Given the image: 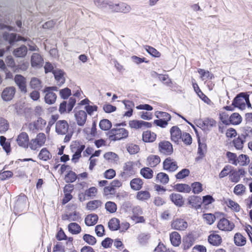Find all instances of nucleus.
<instances>
[{
    "label": "nucleus",
    "instance_id": "nucleus-19",
    "mask_svg": "<svg viewBox=\"0 0 252 252\" xmlns=\"http://www.w3.org/2000/svg\"><path fill=\"white\" fill-rule=\"evenodd\" d=\"M37 157L41 160L47 161L52 158V155L47 148H43L40 151Z\"/></svg>",
    "mask_w": 252,
    "mask_h": 252
},
{
    "label": "nucleus",
    "instance_id": "nucleus-49",
    "mask_svg": "<svg viewBox=\"0 0 252 252\" xmlns=\"http://www.w3.org/2000/svg\"><path fill=\"white\" fill-rule=\"evenodd\" d=\"M226 155L228 162L235 166H237L238 157L236 154L230 152H227Z\"/></svg>",
    "mask_w": 252,
    "mask_h": 252
},
{
    "label": "nucleus",
    "instance_id": "nucleus-45",
    "mask_svg": "<svg viewBox=\"0 0 252 252\" xmlns=\"http://www.w3.org/2000/svg\"><path fill=\"white\" fill-rule=\"evenodd\" d=\"M151 197V194L148 191L141 190L137 192L136 198L141 201H145L149 199Z\"/></svg>",
    "mask_w": 252,
    "mask_h": 252
},
{
    "label": "nucleus",
    "instance_id": "nucleus-1",
    "mask_svg": "<svg viewBox=\"0 0 252 252\" xmlns=\"http://www.w3.org/2000/svg\"><path fill=\"white\" fill-rule=\"evenodd\" d=\"M128 132L124 128H114L111 129L108 133L109 138L111 140L116 141L128 136Z\"/></svg>",
    "mask_w": 252,
    "mask_h": 252
},
{
    "label": "nucleus",
    "instance_id": "nucleus-60",
    "mask_svg": "<svg viewBox=\"0 0 252 252\" xmlns=\"http://www.w3.org/2000/svg\"><path fill=\"white\" fill-rule=\"evenodd\" d=\"M83 238L86 242L91 245H94L96 242L95 237L90 234H85Z\"/></svg>",
    "mask_w": 252,
    "mask_h": 252
},
{
    "label": "nucleus",
    "instance_id": "nucleus-3",
    "mask_svg": "<svg viewBox=\"0 0 252 252\" xmlns=\"http://www.w3.org/2000/svg\"><path fill=\"white\" fill-rule=\"evenodd\" d=\"M46 124L45 120L39 118L36 121L26 124L25 126L29 131L33 133L38 130H42L45 127Z\"/></svg>",
    "mask_w": 252,
    "mask_h": 252
},
{
    "label": "nucleus",
    "instance_id": "nucleus-23",
    "mask_svg": "<svg viewBox=\"0 0 252 252\" xmlns=\"http://www.w3.org/2000/svg\"><path fill=\"white\" fill-rule=\"evenodd\" d=\"M208 242L213 246L220 245L222 241L221 237L216 233L211 234L208 238Z\"/></svg>",
    "mask_w": 252,
    "mask_h": 252
},
{
    "label": "nucleus",
    "instance_id": "nucleus-20",
    "mask_svg": "<svg viewBox=\"0 0 252 252\" xmlns=\"http://www.w3.org/2000/svg\"><path fill=\"white\" fill-rule=\"evenodd\" d=\"M53 74L57 81V83L59 85H61L64 83L65 78L64 77V73L62 70L55 68V70H53Z\"/></svg>",
    "mask_w": 252,
    "mask_h": 252
},
{
    "label": "nucleus",
    "instance_id": "nucleus-43",
    "mask_svg": "<svg viewBox=\"0 0 252 252\" xmlns=\"http://www.w3.org/2000/svg\"><path fill=\"white\" fill-rule=\"evenodd\" d=\"M229 122L232 125H239L242 122V117L239 113H234L229 117Z\"/></svg>",
    "mask_w": 252,
    "mask_h": 252
},
{
    "label": "nucleus",
    "instance_id": "nucleus-27",
    "mask_svg": "<svg viewBox=\"0 0 252 252\" xmlns=\"http://www.w3.org/2000/svg\"><path fill=\"white\" fill-rule=\"evenodd\" d=\"M98 219V218L97 215L91 214L86 217L85 222L87 226H93L96 223Z\"/></svg>",
    "mask_w": 252,
    "mask_h": 252
},
{
    "label": "nucleus",
    "instance_id": "nucleus-12",
    "mask_svg": "<svg viewBox=\"0 0 252 252\" xmlns=\"http://www.w3.org/2000/svg\"><path fill=\"white\" fill-rule=\"evenodd\" d=\"M188 226V223L183 219H176L171 223L172 228L179 231L185 230Z\"/></svg>",
    "mask_w": 252,
    "mask_h": 252
},
{
    "label": "nucleus",
    "instance_id": "nucleus-8",
    "mask_svg": "<svg viewBox=\"0 0 252 252\" xmlns=\"http://www.w3.org/2000/svg\"><path fill=\"white\" fill-rule=\"evenodd\" d=\"M158 150L161 153L166 155H170L173 152L172 145L167 141H163L159 142Z\"/></svg>",
    "mask_w": 252,
    "mask_h": 252
},
{
    "label": "nucleus",
    "instance_id": "nucleus-38",
    "mask_svg": "<svg viewBox=\"0 0 252 252\" xmlns=\"http://www.w3.org/2000/svg\"><path fill=\"white\" fill-rule=\"evenodd\" d=\"M131 10L130 5L125 2H119L117 3V12L128 13Z\"/></svg>",
    "mask_w": 252,
    "mask_h": 252
},
{
    "label": "nucleus",
    "instance_id": "nucleus-28",
    "mask_svg": "<svg viewBox=\"0 0 252 252\" xmlns=\"http://www.w3.org/2000/svg\"><path fill=\"white\" fill-rule=\"evenodd\" d=\"M44 93H45L44 99L46 103L52 104L55 102L57 99V95L54 93L45 91V90H44Z\"/></svg>",
    "mask_w": 252,
    "mask_h": 252
},
{
    "label": "nucleus",
    "instance_id": "nucleus-46",
    "mask_svg": "<svg viewBox=\"0 0 252 252\" xmlns=\"http://www.w3.org/2000/svg\"><path fill=\"white\" fill-rule=\"evenodd\" d=\"M175 188L179 192L189 193L191 190L190 187L185 184H177L175 186Z\"/></svg>",
    "mask_w": 252,
    "mask_h": 252
},
{
    "label": "nucleus",
    "instance_id": "nucleus-58",
    "mask_svg": "<svg viewBox=\"0 0 252 252\" xmlns=\"http://www.w3.org/2000/svg\"><path fill=\"white\" fill-rule=\"evenodd\" d=\"M30 84L32 89H40L41 88V81L35 77L31 79Z\"/></svg>",
    "mask_w": 252,
    "mask_h": 252
},
{
    "label": "nucleus",
    "instance_id": "nucleus-29",
    "mask_svg": "<svg viewBox=\"0 0 252 252\" xmlns=\"http://www.w3.org/2000/svg\"><path fill=\"white\" fill-rule=\"evenodd\" d=\"M170 240L174 246H178L181 243V236L177 232H172L170 234Z\"/></svg>",
    "mask_w": 252,
    "mask_h": 252
},
{
    "label": "nucleus",
    "instance_id": "nucleus-53",
    "mask_svg": "<svg viewBox=\"0 0 252 252\" xmlns=\"http://www.w3.org/2000/svg\"><path fill=\"white\" fill-rule=\"evenodd\" d=\"M198 72L200 74V78L202 80L206 79H211L213 75L208 70H205L203 69L199 68L198 69Z\"/></svg>",
    "mask_w": 252,
    "mask_h": 252
},
{
    "label": "nucleus",
    "instance_id": "nucleus-32",
    "mask_svg": "<svg viewBox=\"0 0 252 252\" xmlns=\"http://www.w3.org/2000/svg\"><path fill=\"white\" fill-rule=\"evenodd\" d=\"M169 180V177L167 174L163 172H160L157 175L155 181L157 183L165 185L168 183Z\"/></svg>",
    "mask_w": 252,
    "mask_h": 252
},
{
    "label": "nucleus",
    "instance_id": "nucleus-10",
    "mask_svg": "<svg viewBox=\"0 0 252 252\" xmlns=\"http://www.w3.org/2000/svg\"><path fill=\"white\" fill-rule=\"evenodd\" d=\"M246 96H244L243 94H240L235 97L232 105L236 107L243 110L246 107Z\"/></svg>",
    "mask_w": 252,
    "mask_h": 252
},
{
    "label": "nucleus",
    "instance_id": "nucleus-40",
    "mask_svg": "<svg viewBox=\"0 0 252 252\" xmlns=\"http://www.w3.org/2000/svg\"><path fill=\"white\" fill-rule=\"evenodd\" d=\"M68 229L72 234H78L81 231V226L76 222H71L68 225Z\"/></svg>",
    "mask_w": 252,
    "mask_h": 252
},
{
    "label": "nucleus",
    "instance_id": "nucleus-14",
    "mask_svg": "<svg viewBox=\"0 0 252 252\" xmlns=\"http://www.w3.org/2000/svg\"><path fill=\"white\" fill-rule=\"evenodd\" d=\"M16 141L18 145L23 148H28L29 138L28 134L25 132H21L17 137Z\"/></svg>",
    "mask_w": 252,
    "mask_h": 252
},
{
    "label": "nucleus",
    "instance_id": "nucleus-26",
    "mask_svg": "<svg viewBox=\"0 0 252 252\" xmlns=\"http://www.w3.org/2000/svg\"><path fill=\"white\" fill-rule=\"evenodd\" d=\"M157 137L156 134L151 131H146L143 132L142 134V139L145 142H153Z\"/></svg>",
    "mask_w": 252,
    "mask_h": 252
},
{
    "label": "nucleus",
    "instance_id": "nucleus-47",
    "mask_svg": "<svg viewBox=\"0 0 252 252\" xmlns=\"http://www.w3.org/2000/svg\"><path fill=\"white\" fill-rule=\"evenodd\" d=\"M120 226V221L118 219L112 218L108 222V227L111 230H117Z\"/></svg>",
    "mask_w": 252,
    "mask_h": 252
},
{
    "label": "nucleus",
    "instance_id": "nucleus-33",
    "mask_svg": "<svg viewBox=\"0 0 252 252\" xmlns=\"http://www.w3.org/2000/svg\"><path fill=\"white\" fill-rule=\"evenodd\" d=\"M170 198L176 206H181L183 205V197L179 193H172L170 195Z\"/></svg>",
    "mask_w": 252,
    "mask_h": 252
},
{
    "label": "nucleus",
    "instance_id": "nucleus-56",
    "mask_svg": "<svg viewBox=\"0 0 252 252\" xmlns=\"http://www.w3.org/2000/svg\"><path fill=\"white\" fill-rule=\"evenodd\" d=\"M203 218L206 223L209 225L212 224L216 220L215 216L212 214H204Z\"/></svg>",
    "mask_w": 252,
    "mask_h": 252
},
{
    "label": "nucleus",
    "instance_id": "nucleus-51",
    "mask_svg": "<svg viewBox=\"0 0 252 252\" xmlns=\"http://www.w3.org/2000/svg\"><path fill=\"white\" fill-rule=\"evenodd\" d=\"M99 127L103 130H107L112 126V124L110 121L107 119H103L99 122Z\"/></svg>",
    "mask_w": 252,
    "mask_h": 252
},
{
    "label": "nucleus",
    "instance_id": "nucleus-64",
    "mask_svg": "<svg viewBox=\"0 0 252 252\" xmlns=\"http://www.w3.org/2000/svg\"><path fill=\"white\" fill-rule=\"evenodd\" d=\"M181 139L185 144L189 145L191 143L192 138L189 133L185 132L182 134Z\"/></svg>",
    "mask_w": 252,
    "mask_h": 252
},
{
    "label": "nucleus",
    "instance_id": "nucleus-50",
    "mask_svg": "<svg viewBox=\"0 0 252 252\" xmlns=\"http://www.w3.org/2000/svg\"><path fill=\"white\" fill-rule=\"evenodd\" d=\"M227 205L229 208L236 212H239L241 210L240 205L237 202L231 199L227 200Z\"/></svg>",
    "mask_w": 252,
    "mask_h": 252
},
{
    "label": "nucleus",
    "instance_id": "nucleus-24",
    "mask_svg": "<svg viewBox=\"0 0 252 252\" xmlns=\"http://www.w3.org/2000/svg\"><path fill=\"white\" fill-rule=\"evenodd\" d=\"M147 165L154 167L156 166L160 161L159 156L151 155L147 158Z\"/></svg>",
    "mask_w": 252,
    "mask_h": 252
},
{
    "label": "nucleus",
    "instance_id": "nucleus-48",
    "mask_svg": "<svg viewBox=\"0 0 252 252\" xmlns=\"http://www.w3.org/2000/svg\"><path fill=\"white\" fill-rule=\"evenodd\" d=\"M105 208L107 211L110 213H114L117 209V205L112 201H107L105 205Z\"/></svg>",
    "mask_w": 252,
    "mask_h": 252
},
{
    "label": "nucleus",
    "instance_id": "nucleus-16",
    "mask_svg": "<svg viewBox=\"0 0 252 252\" xmlns=\"http://www.w3.org/2000/svg\"><path fill=\"white\" fill-rule=\"evenodd\" d=\"M74 117L78 126H82L85 125L87 117L85 111L80 110L76 112L74 114Z\"/></svg>",
    "mask_w": 252,
    "mask_h": 252
},
{
    "label": "nucleus",
    "instance_id": "nucleus-5",
    "mask_svg": "<svg viewBox=\"0 0 252 252\" xmlns=\"http://www.w3.org/2000/svg\"><path fill=\"white\" fill-rule=\"evenodd\" d=\"M246 173L245 170L242 168L233 170L229 175V179L232 183H237L240 181L241 177L245 176Z\"/></svg>",
    "mask_w": 252,
    "mask_h": 252
},
{
    "label": "nucleus",
    "instance_id": "nucleus-2",
    "mask_svg": "<svg viewBox=\"0 0 252 252\" xmlns=\"http://www.w3.org/2000/svg\"><path fill=\"white\" fill-rule=\"evenodd\" d=\"M46 135L43 133H38L35 138L32 139L29 143V147L32 150H38L44 145L46 141Z\"/></svg>",
    "mask_w": 252,
    "mask_h": 252
},
{
    "label": "nucleus",
    "instance_id": "nucleus-59",
    "mask_svg": "<svg viewBox=\"0 0 252 252\" xmlns=\"http://www.w3.org/2000/svg\"><path fill=\"white\" fill-rule=\"evenodd\" d=\"M192 191L194 194H198L203 190L202 185L199 182H194L191 184Z\"/></svg>",
    "mask_w": 252,
    "mask_h": 252
},
{
    "label": "nucleus",
    "instance_id": "nucleus-52",
    "mask_svg": "<svg viewBox=\"0 0 252 252\" xmlns=\"http://www.w3.org/2000/svg\"><path fill=\"white\" fill-rule=\"evenodd\" d=\"M133 163L132 161H128L126 162L124 166V173L132 174L134 173L133 170Z\"/></svg>",
    "mask_w": 252,
    "mask_h": 252
},
{
    "label": "nucleus",
    "instance_id": "nucleus-54",
    "mask_svg": "<svg viewBox=\"0 0 252 252\" xmlns=\"http://www.w3.org/2000/svg\"><path fill=\"white\" fill-rule=\"evenodd\" d=\"M9 128V124L5 119L0 117V132H6Z\"/></svg>",
    "mask_w": 252,
    "mask_h": 252
},
{
    "label": "nucleus",
    "instance_id": "nucleus-18",
    "mask_svg": "<svg viewBox=\"0 0 252 252\" xmlns=\"http://www.w3.org/2000/svg\"><path fill=\"white\" fill-rule=\"evenodd\" d=\"M14 80L21 91L24 93H26L27 88L25 78L21 75H16L15 76Z\"/></svg>",
    "mask_w": 252,
    "mask_h": 252
},
{
    "label": "nucleus",
    "instance_id": "nucleus-7",
    "mask_svg": "<svg viewBox=\"0 0 252 252\" xmlns=\"http://www.w3.org/2000/svg\"><path fill=\"white\" fill-rule=\"evenodd\" d=\"M16 93L15 87L10 86L7 87L3 89L1 93V98L4 101L11 100L14 97Z\"/></svg>",
    "mask_w": 252,
    "mask_h": 252
},
{
    "label": "nucleus",
    "instance_id": "nucleus-6",
    "mask_svg": "<svg viewBox=\"0 0 252 252\" xmlns=\"http://www.w3.org/2000/svg\"><path fill=\"white\" fill-rule=\"evenodd\" d=\"M55 128L58 134L65 135L68 132L69 125L65 120H59L56 123Z\"/></svg>",
    "mask_w": 252,
    "mask_h": 252
},
{
    "label": "nucleus",
    "instance_id": "nucleus-30",
    "mask_svg": "<svg viewBox=\"0 0 252 252\" xmlns=\"http://www.w3.org/2000/svg\"><path fill=\"white\" fill-rule=\"evenodd\" d=\"M201 203V198L199 196H193L189 199V204L196 209L200 208Z\"/></svg>",
    "mask_w": 252,
    "mask_h": 252
},
{
    "label": "nucleus",
    "instance_id": "nucleus-39",
    "mask_svg": "<svg viewBox=\"0 0 252 252\" xmlns=\"http://www.w3.org/2000/svg\"><path fill=\"white\" fill-rule=\"evenodd\" d=\"M246 191V187L243 184H239L236 185L233 189L234 193L238 196L244 195Z\"/></svg>",
    "mask_w": 252,
    "mask_h": 252
},
{
    "label": "nucleus",
    "instance_id": "nucleus-31",
    "mask_svg": "<svg viewBox=\"0 0 252 252\" xmlns=\"http://www.w3.org/2000/svg\"><path fill=\"white\" fill-rule=\"evenodd\" d=\"M28 49L25 45H22L20 47L15 49L13 54L16 57L23 58L26 56L27 54Z\"/></svg>",
    "mask_w": 252,
    "mask_h": 252
},
{
    "label": "nucleus",
    "instance_id": "nucleus-41",
    "mask_svg": "<svg viewBox=\"0 0 252 252\" xmlns=\"http://www.w3.org/2000/svg\"><path fill=\"white\" fill-rule=\"evenodd\" d=\"M102 204V202L99 200H94L88 202L87 204L86 208L88 210L94 211Z\"/></svg>",
    "mask_w": 252,
    "mask_h": 252
},
{
    "label": "nucleus",
    "instance_id": "nucleus-25",
    "mask_svg": "<svg viewBox=\"0 0 252 252\" xmlns=\"http://www.w3.org/2000/svg\"><path fill=\"white\" fill-rule=\"evenodd\" d=\"M250 163V157L245 154H241L238 157L237 166H246Z\"/></svg>",
    "mask_w": 252,
    "mask_h": 252
},
{
    "label": "nucleus",
    "instance_id": "nucleus-63",
    "mask_svg": "<svg viewBox=\"0 0 252 252\" xmlns=\"http://www.w3.org/2000/svg\"><path fill=\"white\" fill-rule=\"evenodd\" d=\"M77 178L76 174L73 171H70L65 176V180L67 183H72L74 182Z\"/></svg>",
    "mask_w": 252,
    "mask_h": 252
},
{
    "label": "nucleus",
    "instance_id": "nucleus-61",
    "mask_svg": "<svg viewBox=\"0 0 252 252\" xmlns=\"http://www.w3.org/2000/svg\"><path fill=\"white\" fill-rule=\"evenodd\" d=\"M189 170L188 169H183L179 172L175 176L177 179H182L188 176L189 174Z\"/></svg>",
    "mask_w": 252,
    "mask_h": 252
},
{
    "label": "nucleus",
    "instance_id": "nucleus-4",
    "mask_svg": "<svg viewBox=\"0 0 252 252\" xmlns=\"http://www.w3.org/2000/svg\"><path fill=\"white\" fill-rule=\"evenodd\" d=\"M217 227L221 231H230L233 229L235 225L233 222L225 218H222L218 221Z\"/></svg>",
    "mask_w": 252,
    "mask_h": 252
},
{
    "label": "nucleus",
    "instance_id": "nucleus-22",
    "mask_svg": "<svg viewBox=\"0 0 252 252\" xmlns=\"http://www.w3.org/2000/svg\"><path fill=\"white\" fill-rule=\"evenodd\" d=\"M122 102L125 106V108L127 110L124 114V116L130 117L132 116L133 113V108L134 107V103L128 100H124Z\"/></svg>",
    "mask_w": 252,
    "mask_h": 252
},
{
    "label": "nucleus",
    "instance_id": "nucleus-13",
    "mask_svg": "<svg viewBox=\"0 0 252 252\" xmlns=\"http://www.w3.org/2000/svg\"><path fill=\"white\" fill-rule=\"evenodd\" d=\"M171 140L175 143H178L181 140L182 131L177 126H172L170 130Z\"/></svg>",
    "mask_w": 252,
    "mask_h": 252
},
{
    "label": "nucleus",
    "instance_id": "nucleus-62",
    "mask_svg": "<svg viewBox=\"0 0 252 252\" xmlns=\"http://www.w3.org/2000/svg\"><path fill=\"white\" fill-rule=\"evenodd\" d=\"M97 189L95 187H93L85 191V195L88 197H94L97 193Z\"/></svg>",
    "mask_w": 252,
    "mask_h": 252
},
{
    "label": "nucleus",
    "instance_id": "nucleus-34",
    "mask_svg": "<svg viewBox=\"0 0 252 252\" xmlns=\"http://www.w3.org/2000/svg\"><path fill=\"white\" fill-rule=\"evenodd\" d=\"M245 139L246 135L244 134H241L239 136L238 138L234 139L233 141L234 147L237 150H241L243 148L244 143L246 141Z\"/></svg>",
    "mask_w": 252,
    "mask_h": 252
},
{
    "label": "nucleus",
    "instance_id": "nucleus-36",
    "mask_svg": "<svg viewBox=\"0 0 252 252\" xmlns=\"http://www.w3.org/2000/svg\"><path fill=\"white\" fill-rule=\"evenodd\" d=\"M143 182L140 178H134L132 179L130 183L131 188L135 190L140 189L143 185Z\"/></svg>",
    "mask_w": 252,
    "mask_h": 252
},
{
    "label": "nucleus",
    "instance_id": "nucleus-37",
    "mask_svg": "<svg viewBox=\"0 0 252 252\" xmlns=\"http://www.w3.org/2000/svg\"><path fill=\"white\" fill-rule=\"evenodd\" d=\"M234 241L235 245L238 246H244L246 243V238L239 233H237L235 234Z\"/></svg>",
    "mask_w": 252,
    "mask_h": 252
},
{
    "label": "nucleus",
    "instance_id": "nucleus-35",
    "mask_svg": "<svg viewBox=\"0 0 252 252\" xmlns=\"http://www.w3.org/2000/svg\"><path fill=\"white\" fill-rule=\"evenodd\" d=\"M103 157L106 160L111 163H116L119 160L118 156L112 152L106 153L104 155Z\"/></svg>",
    "mask_w": 252,
    "mask_h": 252
},
{
    "label": "nucleus",
    "instance_id": "nucleus-42",
    "mask_svg": "<svg viewBox=\"0 0 252 252\" xmlns=\"http://www.w3.org/2000/svg\"><path fill=\"white\" fill-rule=\"evenodd\" d=\"M0 144L2 147L3 150L8 153L10 152V143L8 140H6V138L3 136L0 137Z\"/></svg>",
    "mask_w": 252,
    "mask_h": 252
},
{
    "label": "nucleus",
    "instance_id": "nucleus-11",
    "mask_svg": "<svg viewBox=\"0 0 252 252\" xmlns=\"http://www.w3.org/2000/svg\"><path fill=\"white\" fill-rule=\"evenodd\" d=\"M142 208L138 206L134 207L132 209L133 215L131 217V219L135 222H143L145 220L143 217L140 216L142 214Z\"/></svg>",
    "mask_w": 252,
    "mask_h": 252
},
{
    "label": "nucleus",
    "instance_id": "nucleus-44",
    "mask_svg": "<svg viewBox=\"0 0 252 252\" xmlns=\"http://www.w3.org/2000/svg\"><path fill=\"white\" fill-rule=\"evenodd\" d=\"M153 171L149 167H144L140 170L141 175L145 179H151L153 176Z\"/></svg>",
    "mask_w": 252,
    "mask_h": 252
},
{
    "label": "nucleus",
    "instance_id": "nucleus-57",
    "mask_svg": "<svg viewBox=\"0 0 252 252\" xmlns=\"http://www.w3.org/2000/svg\"><path fill=\"white\" fill-rule=\"evenodd\" d=\"M157 118L162 119L163 120L169 121L171 119V116L167 113L161 111H157L155 113Z\"/></svg>",
    "mask_w": 252,
    "mask_h": 252
},
{
    "label": "nucleus",
    "instance_id": "nucleus-15",
    "mask_svg": "<svg viewBox=\"0 0 252 252\" xmlns=\"http://www.w3.org/2000/svg\"><path fill=\"white\" fill-rule=\"evenodd\" d=\"M31 65L33 67L40 68L43 63V60L38 53H33L31 60Z\"/></svg>",
    "mask_w": 252,
    "mask_h": 252
},
{
    "label": "nucleus",
    "instance_id": "nucleus-21",
    "mask_svg": "<svg viewBox=\"0 0 252 252\" xmlns=\"http://www.w3.org/2000/svg\"><path fill=\"white\" fill-rule=\"evenodd\" d=\"M3 39L9 42V43L11 44L15 40L20 41H26L27 39L24 37L21 36H18V38L16 39V34L15 33H9L8 32H4L3 34Z\"/></svg>",
    "mask_w": 252,
    "mask_h": 252
},
{
    "label": "nucleus",
    "instance_id": "nucleus-9",
    "mask_svg": "<svg viewBox=\"0 0 252 252\" xmlns=\"http://www.w3.org/2000/svg\"><path fill=\"white\" fill-rule=\"evenodd\" d=\"M178 167L176 161L171 158H166L163 162V169L169 172H174L177 169Z\"/></svg>",
    "mask_w": 252,
    "mask_h": 252
},
{
    "label": "nucleus",
    "instance_id": "nucleus-17",
    "mask_svg": "<svg viewBox=\"0 0 252 252\" xmlns=\"http://www.w3.org/2000/svg\"><path fill=\"white\" fill-rule=\"evenodd\" d=\"M26 196L25 195H20L18 196L15 203L14 208L19 212L22 211L26 205Z\"/></svg>",
    "mask_w": 252,
    "mask_h": 252
},
{
    "label": "nucleus",
    "instance_id": "nucleus-55",
    "mask_svg": "<svg viewBox=\"0 0 252 252\" xmlns=\"http://www.w3.org/2000/svg\"><path fill=\"white\" fill-rule=\"evenodd\" d=\"M144 48L149 54L154 57H159L160 56V53L155 48L151 46L146 45L144 46Z\"/></svg>",
    "mask_w": 252,
    "mask_h": 252
}]
</instances>
